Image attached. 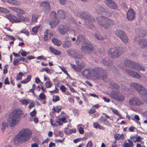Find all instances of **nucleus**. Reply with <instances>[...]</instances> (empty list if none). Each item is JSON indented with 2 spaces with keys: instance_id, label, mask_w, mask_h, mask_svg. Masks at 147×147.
I'll return each mask as SVG.
<instances>
[{
  "instance_id": "de8ad7c7",
  "label": "nucleus",
  "mask_w": 147,
  "mask_h": 147,
  "mask_svg": "<svg viewBox=\"0 0 147 147\" xmlns=\"http://www.w3.org/2000/svg\"><path fill=\"white\" fill-rule=\"evenodd\" d=\"M111 109L112 111L114 113H115L116 115L119 117L121 116V115L120 114L119 112L117 110H116L115 109L113 108H111Z\"/></svg>"
},
{
  "instance_id": "0e129e2a",
  "label": "nucleus",
  "mask_w": 147,
  "mask_h": 147,
  "mask_svg": "<svg viewBox=\"0 0 147 147\" xmlns=\"http://www.w3.org/2000/svg\"><path fill=\"white\" fill-rule=\"evenodd\" d=\"M36 113V110L34 109L30 113V114L31 116L34 117L35 116Z\"/></svg>"
},
{
  "instance_id": "0eeeda50",
  "label": "nucleus",
  "mask_w": 147,
  "mask_h": 147,
  "mask_svg": "<svg viewBox=\"0 0 147 147\" xmlns=\"http://www.w3.org/2000/svg\"><path fill=\"white\" fill-rule=\"evenodd\" d=\"M144 100L143 101L137 97H133L129 100V105L131 107L138 106L144 104Z\"/></svg>"
},
{
  "instance_id": "37998d69",
  "label": "nucleus",
  "mask_w": 147,
  "mask_h": 147,
  "mask_svg": "<svg viewBox=\"0 0 147 147\" xmlns=\"http://www.w3.org/2000/svg\"><path fill=\"white\" fill-rule=\"evenodd\" d=\"M48 81L46 82L45 84V86L47 88L51 87L53 85L49 79H48Z\"/></svg>"
},
{
  "instance_id": "b1692460",
  "label": "nucleus",
  "mask_w": 147,
  "mask_h": 147,
  "mask_svg": "<svg viewBox=\"0 0 147 147\" xmlns=\"http://www.w3.org/2000/svg\"><path fill=\"white\" fill-rule=\"evenodd\" d=\"M140 46L142 49H146L147 48V41L142 40L139 42Z\"/></svg>"
},
{
  "instance_id": "09e8293b",
  "label": "nucleus",
  "mask_w": 147,
  "mask_h": 147,
  "mask_svg": "<svg viewBox=\"0 0 147 147\" xmlns=\"http://www.w3.org/2000/svg\"><path fill=\"white\" fill-rule=\"evenodd\" d=\"M60 97L57 95H54L53 96L52 101L53 102H56L60 100Z\"/></svg>"
},
{
  "instance_id": "6e6d98bb",
  "label": "nucleus",
  "mask_w": 147,
  "mask_h": 147,
  "mask_svg": "<svg viewBox=\"0 0 147 147\" xmlns=\"http://www.w3.org/2000/svg\"><path fill=\"white\" fill-rule=\"evenodd\" d=\"M112 70L113 73L115 74L116 75H117V74H118L119 71L118 69L114 66H113Z\"/></svg>"
},
{
  "instance_id": "39448f33",
  "label": "nucleus",
  "mask_w": 147,
  "mask_h": 147,
  "mask_svg": "<svg viewBox=\"0 0 147 147\" xmlns=\"http://www.w3.org/2000/svg\"><path fill=\"white\" fill-rule=\"evenodd\" d=\"M97 21L105 29H108L114 23L113 20L102 16L97 18Z\"/></svg>"
},
{
  "instance_id": "1a4fd4ad",
  "label": "nucleus",
  "mask_w": 147,
  "mask_h": 147,
  "mask_svg": "<svg viewBox=\"0 0 147 147\" xmlns=\"http://www.w3.org/2000/svg\"><path fill=\"white\" fill-rule=\"evenodd\" d=\"M115 34L123 42L126 43L128 42V37L123 31L119 30H117L115 32Z\"/></svg>"
},
{
  "instance_id": "c85d7f7f",
  "label": "nucleus",
  "mask_w": 147,
  "mask_h": 147,
  "mask_svg": "<svg viewBox=\"0 0 147 147\" xmlns=\"http://www.w3.org/2000/svg\"><path fill=\"white\" fill-rule=\"evenodd\" d=\"M57 14L58 17L61 19H64L65 17V13L61 10H58Z\"/></svg>"
},
{
  "instance_id": "f257e3e1",
  "label": "nucleus",
  "mask_w": 147,
  "mask_h": 147,
  "mask_svg": "<svg viewBox=\"0 0 147 147\" xmlns=\"http://www.w3.org/2000/svg\"><path fill=\"white\" fill-rule=\"evenodd\" d=\"M23 113V112L22 110L19 108L16 109L12 111L7 119V125L5 122H3L2 123L1 130L3 131V133L7 125L10 127H12L14 126L16 124H18L20 120Z\"/></svg>"
},
{
  "instance_id": "72a5a7b5",
  "label": "nucleus",
  "mask_w": 147,
  "mask_h": 147,
  "mask_svg": "<svg viewBox=\"0 0 147 147\" xmlns=\"http://www.w3.org/2000/svg\"><path fill=\"white\" fill-rule=\"evenodd\" d=\"M114 137L115 140H123V139L124 136L123 134H116L114 135Z\"/></svg>"
},
{
  "instance_id": "864d4df0",
  "label": "nucleus",
  "mask_w": 147,
  "mask_h": 147,
  "mask_svg": "<svg viewBox=\"0 0 147 147\" xmlns=\"http://www.w3.org/2000/svg\"><path fill=\"white\" fill-rule=\"evenodd\" d=\"M106 119V118L104 117L101 116L100 118L98 119V121L100 123H102L104 124V123H105Z\"/></svg>"
},
{
  "instance_id": "dca6fc26",
  "label": "nucleus",
  "mask_w": 147,
  "mask_h": 147,
  "mask_svg": "<svg viewBox=\"0 0 147 147\" xmlns=\"http://www.w3.org/2000/svg\"><path fill=\"white\" fill-rule=\"evenodd\" d=\"M124 64L126 66L131 67L134 69L137 68L136 67V64L137 63L131 61L129 60H126L124 61Z\"/></svg>"
},
{
  "instance_id": "3c124183",
  "label": "nucleus",
  "mask_w": 147,
  "mask_h": 147,
  "mask_svg": "<svg viewBox=\"0 0 147 147\" xmlns=\"http://www.w3.org/2000/svg\"><path fill=\"white\" fill-rule=\"evenodd\" d=\"M96 112L95 109L92 107H91L90 109L88 111V113L89 115H90Z\"/></svg>"
},
{
  "instance_id": "ea45409f",
  "label": "nucleus",
  "mask_w": 147,
  "mask_h": 147,
  "mask_svg": "<svg viewBox=\"0 0 147 147\" xmlns=\"http://www.w3.org/2000/svg\"><path fill=\"white\" fill-rule=\"evenodd\" d=\"M136 67H137V68L136 67V68L135 69L136 70H137L138 71L141 70L143 71H145V68L141 66V65L138 63L136 64Z\"/></svg>"
},
{
  "instance_id": "c756f323",
  "label": "nucleus",
  "mask_w": 147,
  "mask_h": 147,
  "mask_svg": "<svg viewBox=\"0 0 147 147\" xmlns=\"http://www.w3.org/2000/svg\"><path fill=\"white\" fill-rule=\"evenodd\" d=\"M49 49L51 52L55 55H58L61 54V53L59 51L55 49L52 47H50Z\"/></svg>"
},
{
  "instance_id": "680f3d73",
  "label": "nucleus",
  "mask_w": 147,
  "mask_h": 147,
  "mask_svg": "<svg viewBox=\"0 0 147 147\" xmlns=\"http://www.w3.org/2000/svg\"><path fill=\"white\" fill-rule=\"evenodd\" d=\"M30 104L29 105L28 108L30 109H31L32 107H34L35 105V103L33 101H32L31 102H30Z\"/></svg>"
},
{
  "instance_id": "473e14b6",
  "label": "nucleus",
  "mask_w": 147,
  "mask_h": 147,
  "mask_svg": "<svg viewBox=\"0 0 147 147\" xmlns=\"http://www.w3.org/2000/svg\"><path fill=\"white\" fill-rule=\"evenodd\" d=\"M10 9L11 10L21 14H24L25 13V11L23 10L16 7H11Z\"/></svg>"
},
{
  "instance_id": "f03ea898",
  "label": "nucleus",
  "mask_w": 147,
  "mask_h": 147,
  "mask_svg": "<svg viewBox=\"0 0 147 147\" xmlns=\"http://www.w3.org/2000/svg\"><path fill=\"white\" fill-rule=\"evenodd\" d=\"M32 132L28 128H23L20 130L14 139V144L16 145L21 144L28 141L31 138Z\"/></svg>"
},
{
  "instance_id": "4be33fe9",
  "label": "nucleus",
  "mask_w": 147,
  "mask_h": 147,
  "mask_svg": "<svg viewBox=\"0 0 147 147\" xmlns=\"http://www.w3.org/2000/svg\"><path fill=\"white\" fill-rule=\"evenodd\" d=\"M59 22V20L58 19H53V20L49 22V25L51 28H53L55 27Z\"/></svg>"
},
{
  "instance_id": "49530a36",
  "label": "nucleus",
  "mask_w": 147,
  "mask_h": 147,
  "mask_svg": "<svg viewBox=\"0 0 147 147\" xmlns=\"http://www.w3.org/2000/svg\"><path fill=\"white\" fill-rule=\"evenodd\" d=\"M70 65L71 67L75 70L76 71H79L78 67V64L77 65H76L75 64H73L71 63H70Z\"/></svg>"
},
{
  "instance_id": "c9c22d12",
  "label": "nucleus",
  "mask_w": 147,
  "mask_h": 147,
  "mask_svg": "<svg viewBox=\"0 0 147 147\" xmlns=\"http://www.w3.org/2000/svg\"><path fill=\"white\" fill-rule=\"evenodd\" d=\"M40 25L35 26L32 28V34L33 35L36 34L38 32V30L40 27Z\"/></svg>"
},
{
  "instance_id": "f704fd0d",
  "label": "nucleus",
  "mask_w": 147,
  "mask_h": 147,
  "mask_svg": "<svg viewBox=\"0 0 147 147\" xmlns=\"http://www.w3.org/2000/svg\"><path fill=\"white\" fill-rule=\"evenodd\" d=\"M102 62L104 64L108 66L111 65L112 64V62L109 61L108 58H107L102 59Z\"/></svg>"
},
{
  "instance_id": "e433bc0d",
  "label": "nucleus",
  "mask_w": 147,
  "mask_h": 147,
  "mask_svg": "<svg viewBox=\"0 0 147 147\" xmlns=\"http://www.w3.org/2000/svg\"><path fill=\"white\" fill-rule=\"evenodd\" d=\"M109 86L112 88H115L117 89H119V86L118 84L114 82L111 83L109 84Z\"/></svg>"
},
{
  "instance_id": "bf43d9fd",
  "label": "nucleus",
  "mask_w": 147,
  "mask_h": 147,
  "mask_svg": "<svg viewBox=\"0 0 147 147\" xmlns=\"http://www.w3.org/2000/svg\"><path fill=\"white\" fill-rule=\"evenodd\" d=\"M60 89L63 92H65L66 91V88L64 85H62L60 86Z\"/></svg>"
},
{
  "instance_id": "4d7b16f0",
  "label": "nucleus",
  "mask_w": 147,
  "mask_h": 147,
  "mask_svg": "<svg viewBox=\"0 0 147 147\" xmlns=\"http://www.w3.org/2000/svg\"><path fill=\"white\" fill-rule=\"evenodd\" d=\"M59 67L61 70L67 76H69V75L64 67L62 66H60Z\"/></svg>"
},
{
  "instance_id": "4468645a",
  "label": "nucleus",
  "mask_w": 147,
  "mask_h": 147,
  "mask_svg": "<svg viewBox=\"0 0 147 147\" xmlns=\"http://www.w3.org/2000/svg\"><path fill=\"white\" fill-rule=\"evenodd\" d=\"M6 17L11 22L13 23L19 22H21V20L20 19L11 14L6 15Z\"/></svg>"
},
{
  "instance_id": "603ef678",
  "label": "nucleus",
  "mask_w": 147,
  "mask_h": 147,
  "mask_svg": "<svg viewBox=\"0 0 147 147\" xmlns=\"http://www.w3.org/2000/svg\"><path fill=\"white\" fill-rule=\"evenodd\" d=\"M50 16L53 19H55L57 18L56 13L55 11H52L50 14Z\"/></svg>"
},
{
  "instance_id": "a878e982",
  "label": "nucleus",
  "mask_w": 147,
  "mask_h": 147,
  "mask_svg": "<svg viewBox=\"0 0 147 147\" xmlns=\"http://www.w3.org/2000/svg\"><path fill=\"white\" fill-rule=\"evenodd\" d=\"M62 106L59 105H58L55 107H53L52 110V112L53 113H55L56 112L59 113L61 110Z\"/></svg>"
},
{
  "instance_id": "2eb2a0df",
  "label": "nucleus",
  "mask_w": 147,
  "mask_h": 147,
  "mask_svg": "<svg viewBox=\"0 0 147 147\" xmlns=\"http://www.w3.org/2000/svg\"><path fill=\"white\" fill-rule=\"evenodd\" d=\"M127 18L129 20H132L135 17V13L132 9H129L126 14Z\"/></svg>"
},
{
  "instance_id": "a211bd4d",
  "label": "nucleus",
  "mask_w": 147,
  "mask_h": 147,
  "mask_svg": "<svg viewBox=\"0 0 147 147\" xmlns=\"http://www.w3.org/2000/svg\"><path fill=\"white\" fill-rule=\"evenodd\" d=\"M125 72H127V74L132 77H133L135 78L139 79L141 78L140 76L137 73L131 70L126 69Z\"/></svg>"
},
{
  "instance_id": "423d86ee",
  "label": "nucleus",
  "mask_w": 147,
  "mask_h": 147,
  "mask_svg": "<svg viewBox=\"0 0 147 147\" xmlns=\"http://www.w3.org/2000/svg\"><path fill=\"white\" fill-rule=\"evenodd\" d=\"M123 52L121 48L116 47L110 48L107 51L108 55L113 58L118 57Z\"/></svg>"
},
{
  "instance_id": "f3484780",
  "label": "nucleus",
  "mask_w": 147,
  "mask_h": 147,
  "mask_svg": "<svg viewBox=\"0 0 147 147\" xmlns=\"http://www.w3.org/2000/svg\"><path fill=\"white\" fill-rule=\"evenodd\" d=\"M69 29V26L66 25L62 26V28L60 27L58 28V30L59 32L63 35H64L67 32Z\"/></svg>"
},
{
  "instance_id": "13d9d810",
  "label": "nucleus",
  "mask_w": 147,
  "mask_h": 147,
  "mask_svg": "<svg viewBox=\"0 0 147 147\" xmlns=\"http://www.w3.org/2000/svg\"><path fill=\"white\" fill-rule=\"evenodd\" d=\"M20 33H24L27 36H28L29 34L28 31L26 29H24L22 30L20 32Z\"/></svg>"
},
{
  "instance_id": "2f4dec72",
  "label": "nucleus",
  "mask_w": 147,
  "mask_h": 147,
  "mask_svg": "<svg viewBox=\"0 0 147 147\" xmlns=\"http://www.w3.org/2000/svg\"><path fill=\"white\" fill-rule=\"evenodd\" d=\"M52 41L55 45L58 46L60 45L62 43L61 41L60 40L55 38L52 39Z\"/></svg>"
},
{
  "instance_id": "6ab92c4d",
  "label": "nucleus",
  "mask_w": 147,
  "mask_h": 147,
  "mask_svg": "<svg viewBox=\"0 0 147 147\" xmlns=\"http://www.w3.org/2000/svg\"><path fill=\"white\" fill-rule=\"evenodd\" d=\"M40 7L42 8L45 9V12L46 13H48L51 9L49 3L46 2L42 3L40 5Z\"/></svg>"
},
{
  "instance_id": "774afa93",
  "label": "nucleus",
  "mask_w": 147,
  "mask_h": 147,
  "mask_svg": "<svg viewBox=\"0 0 147 147\" xmlns=\"http://www.w3.org/2000/svg\"><path fill=\"white\" fill-rule=\"evenodd\" d=\"M86 147H92V140L89 141Z\"/></svg>"
},
{
  "instance_id": "412c9836",
  "label": "nucleus",
  "mask_w": 147,
  "mask_h": 147,
  "mask_svg": "<svg viewBox=\"0 0 147 147\" xmlns=\"http://www.w3.org/2000/svg\"><path fill=\"white\" fill-rule=\"evenodd\" d=\"M38 100L41 101V100L43 101L42 104H45L46 103V96L43 93L41 92L38 96Z\"/></svg>"
},
{
  "instance_id": "7c9ffc66",
  "label": "nucleus",
  "mask_w": 147,
  "mask_h": 147,
  "mask_svg": "<svg viewBox=\"0 0 147 147\" xmlns=\"http://www.w3.org/2000/svg\"><path fill=\"white\" fill-rule=\"evenodd\" d=\"M7 2L10 4L19 5H20V2L16 0H7Z\"/></svg>"
},
{
  "instance_id": "69168bd1",
  "label": "nucleus",
  "mask_w": 147,
  "mask_h": 147,
  "mask_svg": "<svg viewBox=\"0 0 147 147\" xmlns=\"http://www.w3.org/2000/svg\"><path fill=\"white\" fill-rule=\"evenodd\" d=\"M36 59L38 60L43 59L44 60L46 61L47 57H44L43 56L41 55L37 57Z\"/></svg>"
},
{
  "instance_id": "393cba45",
  "label": "nucleus",
  "mask_w": 147,
  "mask_h": 147,
  "mask_svg": "<svg viewBox=\"0 0 147 147\" xmlns=\"http://www.w3.org/2000/svg\"><path fill=\"white\" fill-rule=\"evenodd\" d=\"M93 127L96 129H100L104 130L105 128L103 126L100 125L98 122H94L93 123Z\"/></svg>"
},
{
  "instance_id": "9b49d317",
  "label": "nucleus",
  "mask_w": 147,
  "mask_h": 147,
  "mask_svg": "<svg viewBox=\"0 0 147 147\" xmlns=\"http://www.w3.org/2000/svg\"><path fill=\"white\" fill-rule=\"evenodd\" d=\"M81 49L82 52L86 53L90 51H92L93 47L90 43H84L82 44Z\"/></svg>"
},
{
  "instance_id": "a19ab883",
  "label": "nucleus",
  "mask_w": 147,
  "mask_h": 147,
  "mask_svg": "<svg viewBox=\"0 0 147 147\" xmlns=\"http://www.w3.org/2000/svg\"><path fill=\"white\" fill-rule=\"evenodd\" d=\"M85 40L84 37L82 35H80L78 37L76 42L78 44L81 42H83Z\"/></svg>"
},
{
  "instance_id": "5701e85b",
  "label": "nucleus",
  "mask_w": 147,
  "mask_h": 147,
  "mask_svg": "<svg viewBox=\"0 0 147 147\" xmlns=\"http://www.w3.org/2000/svg\"><path fill=\"white\" fill-rule=\"evenodd\" d=\"M71 41L67 40L63 42L62 47L64 48L67 49L71 47Z\"/></svg>"
},
{
  "instance_id": "338daca9",
  "label": "nucleus",
  "mask_w": 147,
  "mask_h": 147,
  "mask_svg": "<svg viewBox=\"0 0 147 147\" xmlns=\"http://www.w3.org/2000/svg\"><path fill=\"white\" fill-rule=\"evenodd\" d=\"M104 124L109 127H111V124L106 119L105 123Z\"/></svg>"
},
{
  "instance_id": "20e7f679",
  "label": "nucleus",
  "mask_w": 147,
  "mask_h": 147,
  "mask_svg": "<svg viewBox=\"0 0 147 147\" xmlns=\"http://www.w3.org/2000/svg\"><path fill=\"white\" fill-rule=\"evenodd\" d=\"M80 17L84 19L89 28L92 29L94 28L93 22H94L95 20L94 17H91L88 13L85 12H81L80 14Z\"/></svg>"
},
{
  "instance_id": "c03bdc74",
  "label": "nucleus",
  "mask_w": 147,
  "mask_h": 147,
  "mask_svg": "<svg viewBox=\"0 0 147 147\" xmlns=\"http://www.w3.org/2000/svg\"><path fill=\"white\" fill-rule=\"evenodd\" d=\"M22 105H26L29 104L30 102V100H27L26 99H23L20 101Z\"/></svg>"
},
{
  "instance_id": "a18cd8bd",
  "label": "nucleus",
  "mask_w": 147,
  "mask_h": 147,
  "mask_svg": "<svg viewBox=\"0 0 147 147\" xmlns=\"http://www.w3.org/2000/svg\"><path fill=\"white\" fill-rule=\"evenodd\" d=\"M49 31V30L47 29L46 31L44 32V35L43 38L45 40V41L48 40L49 39V37L48 36Z\"/></svg>"
},
{
  "instance_id": "cd10ccee",
  "label": "nucleus",
  "mask_w": 147,
  "mask_h": 147,
  "mask_svg": "<svg viewBox=\"0 0 147 147\" xmlns=\"http://www.w3.org/2000/svg\"><path fill=\"white\" fill-rule=\"evenodd\" d=\"M128 143H124L123 144V147H134L133 142L129 139L127 140Z\"/></svg>"
},
{
  "instance_id": "79ce46f5",
  "label": "nucleus",
  "mask_w": 147,
  "mask_h": 147,
  "mask_svg": "<svg viewBox=\"0 0 147 147\" xmlns=\"http://www.w3.org/2000/svg\"><path fill=\"white\" fill-rule=\"evenodd\" d=\"M96 38L98 40H102L104 39H106V37L105 36H102V35L98 34H95Z\"/></svg>"
},
{
  "instance_id": "aec40b11",
  "label": "nucleus",
  "mask_w": 147,
  "mask_h": 147,
  "mask_svg": "<svg viewBox=\"0 0 147 147\" xmlns=\"http://www.w3.org/2000/svg\"><path fill=\"white\" fill-rule=\"evenodd\" d=\"M105 11V9L100 5H97L95 9V11L97 13H102Z\"/></svg>"
},
{
  "instance_id": "7ed1b4c3",
  "label": "nucleus",
  "mask_w": 147,
  "mask_h": 147,
  "mask_svg": "<svg viewBox=\"0 0 147 147\" xmlns=\"http://www.w3.org/2000/svg\"><path fill=\"white\" fill-rule=\"evenodd\" d=\"M130 86L131 89L137 90L143 99L144 96H147V90L140 84L133 82L130 84Z\"/></svg>"
},
{
  "instance_id": "4c0bfd02",
  "label": "nucleus",
  "mask_w": 147,
  "mask_h": 147,
  "mask_svg": "<svg viewBox=\"0 0 147 147\" xmlns=\"http://www.w3.org/2000/svg\"><path fill=\"white\" fill-rule=\"evenodd\" d=\"M31 78V76L30 75H28L27 76L26 79L21 81V83L22 84L26 83L30 81Z\"/></svg>"
},
{
  "instance_id": "6e6552de",
  "label": "nucleus",
  "mask_w": 147,
  "mask_h": 147,
  "mask_svg": "<svg viewBox=\"0 0 147 147\" xmlns=\"http://www.w3.org/2000/svg\"><path fill=\"white\" fill-rule=\"evenodd\" d=\"M110 96L113 99L119 102L123 101L125 98V96L120 93L119 91H113L110 93Z\"/></svg>"
},
{
  "instance_id": "052dcab7",
  "label": "nucleus",
  "mask_w": 147,
  "mask_h": 147,
  "mask_svg": "<svg viewBox=\"0 0 147 147\" xmlns=\"http://www.w3.org/2000/svg\"><path fill=\"white\" fill-rule=\"evenodd\" d=\"M78 68L79 69V71H80L85 66V65L82 64L81 63L78 64Z\"/></svg>"
},
{
  "instance_id": "8fccbe9b",
  "label": "nucleus",
  "mask_w": 147,
  "mask_h": 147,
  "mask_svg": "<svg viewBox=\"0 0 147 147\" xmlns=\"http://www.w3.org/2000/svg\"><path fill=\"white\" fill-rule=\"evenodd\" d=\"M0 12L4 13H9V11L6 8L0 7Z\"/></svg>"
},
{
  "instance_id": "5fc2aeb1",
  "label": "nucleus",
  "mask_w": 147,
  "mask_h": 147,
  "mask_svg": "<svg viewBox=\"0 0 147 147\" xmlns=\"http://www.w3.org/2000/svg\"><path fill=\"white\" fill-rule=\"evenodd\" d=\"M38 16L36 14H34L32 16V21L33 22H37V20L38 19Z\"/></svg>"
},
{
  "instance_id": "9d476101",
  "label": "nucleus",
  "mask_w": 147,
  "mask_h": 147,
  "mask_svg": "<svg viewBox=\"0 0 147 147\" xmlns=\"http://www.w3.org/2000/svg\"><path fill=\"white\" fill-rule=\"evenodd\" d=\"M92 77H95L102 74H105L106 71L99 67H95L91 69Z\"/></svg>"
},
{
  "instance_id": "58836bf2",
  "label": "nucleus",
  "mask_w": 147,
  "mask_h": 147,
  "mask_svg": "<svg viewBox=\"0 0 147 147\" xmlns=\"http://www.w3.org/2000/svg\"><path fill=\"white\" fill-rule=\"evenodd\" d=\"M24 74L22 72H20L17 74L16 77V80L17 81L21 80L22 79V76H24Z\"/></svg>"
},
{
  "instance_id": "ddd939ff",
  "label": "nucleus",
  "mask_w": 147,
  "mask_h": 147,
  "mask_svg": "<svg viewBox=\"0 0 147 147\" xmlns=\"http://www.w3.org/2000/svg\"><path fill=\"white\" fill-rule=\"evenodd\" d=\"M104 3L107 6L112 9H115L117 5L112 0H105Z\"/></svg>"
},
{
  "instance_id": "f8f14e48",
  "label": "nucleus",
  "mask_w": 147,
  "mask_h": 147,
  "mask_svg": "<svg viewBox=\"0 0 147 147\" xmlns=\"http://www.w3.org/2000/svg\"><path fill=\"white\" fill-rule=\"evenodd\" d=\"M82 76L87 79L92 77L91 69L90 68L84 69L81 73Z\"/></svg>"
},
{
  "instance_id": "bb28decb",
  "label": "nucleus",
  "mask_w": 147,
  "mask_h": 147,
  "mask_svg": "<svg viewBox=\"0 0 147 147\" xmlns=\"http://www.w3.org/2000/svg\"><path fill=\"white\" fill-rule=\"evenodd\" d=\"M61 121L64 123L67 122V121L66 120V118L65 117H63L61 118H59L56 122L58 123L59 125L61 126L63 124V123H61Z\"/></svg>"
},
{
  "instance_id": "e2e57ef3",
  "label": "nucleus",
  "mask_w": 147,
  "mask_h": 147,
  "mask_svg": "<svg viewBox=\"0 0 147 147\" xmlns=\"http://www.w3.org/2000/svg\"><path fill=\"white\" fill-rule=\"evenodd\" d=\"M18 60L19 61H22L24 62H25L26 63H28L27 59L24 57H21L20 59L18 58Z\"/></svg>"
}]
</instances>
